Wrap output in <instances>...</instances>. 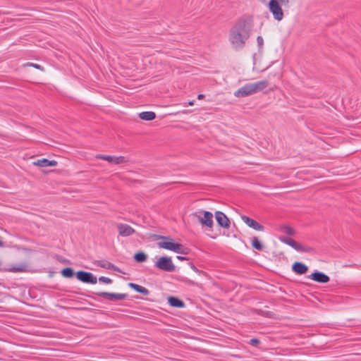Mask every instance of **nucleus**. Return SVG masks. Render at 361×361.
Listing matches in <instances>:
<instances>
[{
	"instance_id": "obj_1",
	"label": "nucleus",
	"mask_w": 361,
	"mask_h": 361,
	"mask_svg": "<svg viewBox=\"0 0 361 361\" xmlns=\"http://www.w3.org/2000/svg\"><path fill=\"white\" fill-rule=\"evenodd\" d=\"M253 24L250 19H240L231 28L228 41L233 49H243L250 37Z\"/></svg>"
},
{
	"instance_id": "obj_2",
	"label": "nucleus",
	"mask_w": 361,
	"mask_h": 361,
	"mask_svg": "<svg viewBox=\"0 0 361 361\" xmlns=\"http://www.w3.org/2000/svg\"><path fill=\"white\" fill-rule=\"evenodd\" d=\"M263 4H267L268 0H259ZM293 0H270L267 6L269 11L272 13L274 18L277 21H281L283 17V7L289 8Z\"/></svg>"
},
{
	"instance_id": "obj_3",
	"label": "nucleus",
	"mask_w": 361,
	"mask_h": 361,
	"mask_svg": "<svg viewBox=\"0 0 361 361\" xmlns=\"http://www.w3.org/2000/svg\"><path fill=\"white\" fill-rule=\"evenodd\" d=\"M269 85V81L267 80L258 81L253 83H248L238 89L234 92L236 97H245L267 88Z\"/></svg>"
},
{
	"instance_id": "obj_4",
	"label": "nucleus",
	"mask_w": 361,
	"mask_h": 361,
	"mask_svg": "<svg viewBox=\"0 0 361 361\" xmlns=\"http://www.w3.org/2000/svg\"><path fill=\"white\" fill-rule=\"evenodd\" d=\"M158 238L161 240L157 243L159 248L171 250L179 254L187 253V249L182 244L176 243L173 238L163 235H159Z\"/></svg>"
},
{
	"instance_id": "obj_5",
	"label": "nucleus",
	"mask_w": 361,
	"mask_h": 361,
	"mask_svg": "<svg viewBox=\"0 0 361 361\" xmlns=\"http://www.w3.org/2000/svg\"><path fill=\"white\" fill-rule=\"evenodd\" d=\"M191 216L200 224L202 228L212 231L214 216L212 212L200 209L191 214Z\"/></svg>"
},
{
	"instance_id": "obj_6",
	"label": "nucleus",
	"mask_w": 361,
	"mask_h": 361,
	"mask_svg": "<svg viewBox=\"0 0 361 361\" xmlns=\"http://www.w3.org/2000/svg\"><path fill=\"white\" fill-rule=\"evenodd\" d=\"M155 267L160 270L167 272H173L176 269V267L169 257H161L159 258L155 262Z\"/></svg>"
},
{
	"instance_id": "obj_7",
	"label": "nucleus",
	"mask_w": 361,
	"mask_h": 361,
	"mask_svg": "<svg viewBox=\"0 0 361 361\" xmlns=\"http://www.w3.org/2000/svg\"><path fill=\"white\" fill-rule=\"evenodd\" d=\"M280 240L298 252H311L313 251L311 247L304 246L290 238L281 237Z\"/></svg>"
},
{
	"instance_id": "obj_8",
	"label": "nucleus",
	"mask_w": 361,
	"mask_h": 361,
	"mask_svg": "<svg viewBox=\"0 0 361 361\" xmlns=\"http://www.w3.org/2000/svg\"><path fill=\"white\" fill-rule=\"evenodd\" d=\"M77 279L86 283L95 284L97 282V279L90 272L84 271H79L76 273Z\"/></svg>"
},
{
	"instance_id": "obj_9",
	"label": "nucleus",
	"mask_w": 361,
	"mask_h": 361,
	"mask_svg": "<svg viewBox=\"0 0 361 361\" xmlns=\"http://www.w3.org/2000/svg\"><path fill=\"white\" fill-rule=\"evenodd\" d=\"M215 218H216V220L218 224L220 226H221L224 228H226V229L230 228V224H231L230 220L224 212H220V211L216 212H215Z\"/></svg>"
},
{
	"instance_id": "obj_10",
	"label": "nucleus",
	"mask_w": 361,
	"mask_h": 361,
	"mask_svg": "<svg viewBox=\"0 0 361 361\" xmlns=\"http://www.w3.org/2000/svg\"><path fill=\"white\" fill-rule=\"evenodd\" d=\"M99 297L107 299L111 301L123 300L126 298L127 295L123 293H111L106 292H100L97 293Z\"/></svg>"
},
{
	"instance_id": "obj_11",
	"label": "nucleus",
	"mask_w": 361,
	"mask_h": 361,
	"mask_svg": "<svg viewBox=\"0 0 361 361\" xmlns=\"http://www.w3.org/2000/svg\"><path fill=\"white\" fill-rule=\"evenodd\" d=\"M241 219L243 221V222L245 224H246L249 227H250L256 231H264V226L262 225H261L260 224H259L255 220H254L247 216H245V215L241 216Z\"/></svg>"
},
{
	"instance_id": "obj_12",
	"label": "nucleus",
	"mask_w": 361,
	"mask_h": 361,
	"mask_svg": "<svg viewBox=\"0 0 361 361\" xmlns=\"http://www.w3.org/2000/svg\"><path fill=\"white\" fill-rule=\"evenodd\" d=\"M116 228L118 233L123 237L130 236L135 233V230L128 224H119Z\"/></svg>"
},
{
	"instance_id": "obj_13",
	"label": "nucleus",
	"mask_w": 361,
	"mask_h": 361,
	"mask_svg": "<svg viewBox=\"0 0 361 361\" xmlns=\"http://www.w3.org/2000/svg\"><path fill=\"white\" fill-rule=\"evenodd\" d=\"M309 277L313 281L321 283H328L330 280L329 277L327 275L317 271L312 273Z\"/></svg>"
},
{
	"instance_id": "obj_14",
	"label": "nucleus",
	"mask_w": 361,
	"mask_h": 361,
	"mask_svg": "<svg viewBox=\"0 0 361 361\" xmlns=\"http://www.w3.org/2000/svg\"><path fill=\"white\" fill-rule=\"evenodd\" d=\"M27 269V265L25 264H20L16 265H9L8 267L4 268L3 270L8 272H24Z\"/></svg>"
},
{
	"instance_id": "obj_15",
	"label": "nucleus",
	"mask_w": 361,
	"mask_h": 361,
	"mask_svg": "<svg viewBox=\"0 0 361 361\" xmlns=\"http://www.w3.org/2000/svg\"><path fill=\"white\" fill-rule=\"evenodd\" d=\"M33 164L39 167L56 166L57 165V161L55 160H48L47 159H42L34 161Z\"/></svg>"
},
{
	"instance_id": "obj_16",
	"label": "nucleus",
	"mask_w": 361,
	"mask_h": 361,
	"mask_svg": "<svg viewBox=\"0 0 361 361\" xmlns=\"http://www.w3.org/2000/svg\"><path fill=\"white\" fill-rule=\"evenodd\" d=\"M292 269L298 274H304L307 271L308 267L302 262H295L293 264Z\"/></svg>"
},
{
	"instance_id": "obj_17",
	"label": "nucleus",
	"mask_w": 361,
	"mask_h": 361,
	"mask_svg": "<svg viewBox=\"0 0 361 361\" xmlns=\"http://www.w3.org/2000/svg\"><path fill=\"white\" fill-rule=\"evenodd\" d=\"M169 304L175 307H185V303L178 299V298L171 296L168 299Z\"/></svg>"
},
{
	"instance_id": "obj_18",
	"label": "nucleus",
	"mask_w": 361,
	"mask_h": 361,
	"mask_svg": "<svg viewBox=\"0 0 361 361\" xmlns=\"http://www.w3.org/2000/svg\"><path fill=\"white\" fill-rule=\"evenodd\" d=\"M128 285L130 288L134 289L135 291H137L140 293H142L144 295H148L149 293V290L146 288H145L142 286H140V285H137V284L133 283H130Z\"/></svg>"
},
{
	"instance_id": "obj_19",
	"label": "nucleus",
	"mask_w": 361,
	"mask_h": 361,
	"mask_svg": "<svg viewBox=\"0 0 361 361\" xmlns=\"http://www.w3.org/2000/svg\"><path fill=\"white\" fill-rule=\"evenodd\" d=\"M139 117L142 120L152 121L156 118V114L153 111H144L139 114Z\"/></svg>"
},
{
	"instance_id": "obj_20",
	"label": "nucleus",
	"mask_w": 361,
	"mask_h": 361,
	"mask_svg": "<svg viewBox=\"0 0 361 361\" xmlns=\"http://www.w3.org/2000/svg\"><path fill=\"white\" fill-rule=\"evenodd\" d=\"M134 259L137 262H144L147 260V255L143 252H139L134 255Z\"/></svg>"
},
{
	"instance_id": "obj_21",
	"label": "nucleus",
	"mask_w": 361,
	"mask_h": 361,
	"mask_svg": "<svg viewBox=\"0 0 361 361\" xmlns=\"http://www.w3.org/2000/svg\"><path fill=\"white\" fill-rule=\"evenodd\" d=\"M61 274L65 278H71L74 275V271L72 268L67 267L61 271Z\"/></svg>"
},
{
	"instance_id": "obj_22",
	"label": "nucleus",
	"mask_w": 361,
	"mask_h": 361,
	"mask_svg": "<svg viewBox=\"0 0 361 361\" xmlns=\"http://www.w3.org/2000/svg\"><path fill=\"white\" fill-rule=\"evenodd\" d=\"M96 158L97 159H102V160H105L109 163H112L114 164V159H115V157L114 156H109V155H103V154H97L96 156Z\"/></svg>"
},
{
	"instance_id": "obj_23",
	"label": "nucleus",
	"mask_w": 361,
	"mask_h": 361,
	"mask_svg": "<svg viewBox=\"0 0 361 361\" xmlns=\"http://www.w3.org/2000/svg\"><path fill=\"white\" fill-rule=\"evenodd\" d=\"M252 245L254 248L257 250H262L263 249V245L259 239L257 237H254L252 240Z\"/></svg>"
},
{
	"instance_id": "obj_24",
	"label": "nucleus",
	"mask_w": 361,
	"mask_h": 361,
	"mask_svg": "<svg viewBox=\"0 0 361 361\" xmlns=\"http://www.w3.org/2000/svg\"><path fill=\"white\" fill-rule=\"evenodd\" d=\"M128 161V158L123 156L115 157L114 164L126 163Z\"/></svg>"
},
{
	"instance_id": "obj_25",
	"label": "nucleus",
	"mask_w": 361,
	"mask_h": 361,
	"mask_svg": "<svg viewBox=\"0 0 361 361\" xmlns=\"http://www.w3.org/2000/svg\"><path fill=\"white\" fill-rule=\"evenodd\" d=\"M282 231L283 233L289 235H293L295 234L294 229L290 226H284L282 228Z\"/></svg>"
},
{
	"instance_id": "obj_26",
	"label": "nucleus",
	"mask_w": 361,
	"mask_h": 361,
	"mask_svg": "<svg viewBox=\"0 0 361 361\" xmlns=\"http://www.w3.org/2000/svg\"><path fill=\"white\" fill-rule=\"evenodd\" d=\"M98 280L99 282L106 283V284H110L112 283V280L111 279L105 277V276H100L98 279Z\"/></svg>"
},
{
	"instance_id": "obj_27",
	"label": "nucleus",
	"mask_w": 361,
	"mask_h": 361,
	"mask_svg": "<svg viewBox=\"0 0 361 361\" xmlns=\"http://www.w3.org/2000/svg\"><path fill=\"white\" fill-rule=\"evenodd\" d=\"M26 66H32V67H34V68H35L39 69V70H41V71H44L43 67H42L40 65L37 64V63H27L26 64Z\"/></svg>"
},
{
	"instance_id": "obj_28",
	"label": "nucleus",
	"mask_w": 361,
	"mask_h": 361,
	"mask_svg": "<svg viewBox=\"0 0 361 361\" xmlns=\"http://www.w3.org/2000/svg\"><path fill=\"white\" fill-rule=\"evenodd\" d=\"M250 343L253 346H257L259 343V341L257 338H252Z\"/></svg>"
},
{
	"instance_id": "obj_29",
	"label": "nucleus",
	"mask_w": 361,
	"mask_h": 361,
	"mask_svg": "<svg viewBox=\"0 0 361 361\" xmlns=\"http://www.w3.org/2000/svg\"><path fill=\"white\" fill-rule=\"evenodd\" d=\"M257 44L259 47H262L264 44V39L261 36H258L257 38Z\"/></svg>"
},
{
	"instance_id": "obj_30",
	"label": "nucleus",
	"mask_w": 361,
	"mask_h": 361,
	"mask_svg": "<svg viewBox=\"0 0 361 361\" xmlns=\"http://www.w3.org/2000/svg\"><path fill=\"white\" fill-rule=\"evenodd\" d=\"M177 259H179V260H181V261H182V260H185V259H187V258H186V257H181V256H177Z\"/></svg>"
},
{
	"instance_id": "obj_31",
	"label": "nucleus",
	"mask_w": 361,
	"mask_h": 361,
	"mask_svg": "<svg viewBox=\"0 0 361 361\" xmlns=\"http://www.w3.org/2000/svg\"><path fill=\"white\" fill-rule=\"evenodd\" d=\"M204 96L203 94H199V95L197 96V99H203V98H204Z\"/></svg>"
},
{
	"instance_id": "obj_32",
	"label": "nucleus",
	"mask_w": 361,
	"mask_h": 361,
	"mask_svg": "<svg viewBox=\"0 0 361 361\" xmlns=\"http://www.w3.org/2000/svg\"><path fill=\"white\" fill-rule=\"evenodd\" d=\"M192 269L196 272L198 271V269L194 265L192 266Z\"/></svg>"
},
{
	"instance_id": "obj_33",
	"label": "nucleus",
	"mask_w": 361,
	"mask_h": 361,
	"mask_svg": "<svg viewBox=\"0 0 361 361\" xmlns=\"http://www.w3.org/2000/svg\"><path fill=\"white\" fill-rule=\"evenodd\" d=\"M188 104L192 106L194 104V100L189 102Z\"/></svg>"
},
{
	"instance_id": "obj_34",
	"label": "nucleus",
	"mask_w": 361,
	"mask_h": 361,
	"mask_svg": "<svg viewBox=\"0 0 361 361\" xmlns=\"http://www.w3.org/2000/svg\"><path fill=\"white\" fill-rule=\"evenodd\" d=\"M3 246H4V243L1 240H0V247H3Z\"/></svg>"
},
{
	"instance_id": "obj_35",
	"label": "nucleus",
	"mask_w": 361,
	"mask_h": 361,
	"mask_svg": "<svg viewBox=\"0 0 361 361\" xmlns=\"http://www.w3.org/2000/svg\"><path fill=\"white\" fill-rule=\"evenodd\" d=\"M114 270L121 272V271L118 268H114Z\"/></svg>"
}]
</instances>
